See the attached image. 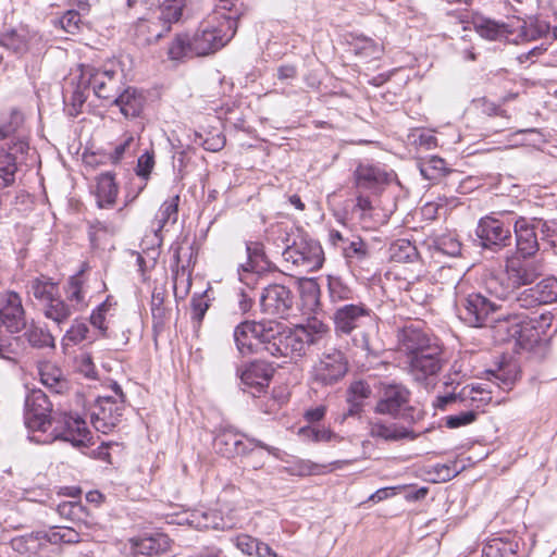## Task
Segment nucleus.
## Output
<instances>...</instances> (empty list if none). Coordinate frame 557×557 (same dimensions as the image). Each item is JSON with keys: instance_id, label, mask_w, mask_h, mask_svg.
<instances>
[{"instance_id": "19", "label": "nucleus", "mask_w": 557, "mask_h": 557, "mask_svg": "<svg viewBox=\"0 0 557 557\" xmlns=\"http://www.w3.org/2000/svg\"><path fill=\"white\" fill-rule=\"evenodd\" d=\"M27 424L29 428L47 431L46 425L52 420L49 419L51 404L46 394L41 391L33 392L26 399Z\"/></svg>"}, {"instance_id": "26", "label": "nucleus", "mask_w": 557, "mask_h": 557, "mask_svg": "<svg viewBox=\"0 0 557 557\" xmlns=\"http://www.w3.org/2000/svg\"><path fill=\"white\" fill-rule=\"evenodd\" d=\"M472 25L481 37L488 40H511L509 37L512 35V30L504 23H498L481 15H474L472 17Z\"/></svg>"}, {"instance_id": "59", "label": "nucleus", "mask_w": 557, "mask_h": 557, "mask_svg": "<svg viewBox=\"0 0 557 557\" xmlns=\"http://www.w3.org/2000/svg\"><path fill=\"white\" fill-rule=\"evenodd\" d=\"M151 313L153 327H162L164 325L166 310L163 307V298L160 295H152Z\"/></svg>"}, {"instance_id": "58", "label": "nucleus", "mask_w": 557, "mask_h": 557, "mask_svg": "<svg viewBox=\"0 0 557 557\" xmlns=\"http://www.w3.org/2000/svg\"><path fill=\"white\" fill-rule=\"evenodd\" d=\"M434 481L435 482H447L455 478L459 473L457 462L453 461L449 463H437L433 467Z\"/></svg>"}, {"instance_id": "37", "label": "nucleus", "mask_w": 557, "mask_h": 557, "mask_svg": "<svg viewBox=\"0 0 557 557\" xmlns=\"http://www.w3.org/2000/svg\"><path fill=\"white\" fill-rule=\"evenodd\" d=\"M185 0H164L161 5L159 22H163L162 29L170 30V24L177 22L183 13Z\"/></svg>"}, {"instance_id": "41", "label": "nucleus", "mask_w": 557, "mask_h": 557, "mask_svg": "<svg viewBox=\"0 0 557 557\" xmlns=\"http://www.w3.org/2000/svg\"><path fill=\"white\" fill-rule=\"evenodd\" d=\"M24 122L23 114L18 111H12L8 119L0 121V141L7 138L11 139V145L21 137L15 136Z\"/></svg>"}, {"instance_id": "60", "label": "nucleus", "mask_w": 557, "mask_h": 557, "mask_svg": "<svg viewBox=\"0 0 557 557\" xmlns=\"http://www.w3.org/2000/svg\"><path fill=\"white\" fill-rule=\"evenodd\" d=\"M355 51L364 58H379L382 50L372 39L364 38L356 44Z\"/></svg>"}, {"instance_id": "8", "label": "nucleus", "mask_w": 557, "mask_h": 557, "mask_svg": "<svg viewBox=\"0 0 557 557\" xmlns=\"http://www.w3.org/2000/svg\"><path fill=\"white\" fill-rule=\"evenodd\" d=\"M348 371V362L341 350L331 349L323 352L312 367L313 383L330 386L339 382Z\"/></svg>"}, {"instance_id": "21", "label": "nucleus", "mask_w": 557, "mask_h": 557, "mask_svg": "<svg viewBox=\"0 0 557 557\" xmlns=\"http://www.w3.org/2000/svg\"><path fill=\"white\" fill-rule=\"evenodd\" d=\"M132 552L134 555L154 556L166 552L170 548L171 541L163 533H154L148 536H140L131 540Z\"/></svg>"}, {"instance_id": "63", "label": "nucleus", "mask_w": 557, "mask_h": 557, "mask_svg": "<svg viewBox=\"0 0 557 557\" xmlns=\"http://www.w3.org/2000/svg\"><path fill=\"white\" fill-rule=\"evenodd\" d=\"M234 542L236 547L240 549L244 554L248 556H253L256 549L258 548L259 540L248 534H240L235 537Z\"/></svg>"}, {"instance_id": "45", "label": "nucleus", "mask_w": 557, "mask_h": 557, "mask_svg": "<svg viewBox=\"0 0 557 557\" xmlns=\"http://www.w3.org/2000/svg\"><path fill=\"white\" fill-rule=\"evenodd\" d=\"M24 337L33 347L36 348L54 346V338L50 332L35 325L29 326L25 331Z\"/></svg>"}, {"instance_id": "54", "label": "nucleus", "mask_w": 557, "mask_h": 557, "mask_svg": "<svg viewBox=\"0 0 557 557\" xmlns=\"http://www.w3.org/2000/svg\"><path fill=\"white\" fill-rule=\"evenodd\" d=\"M478 418V412L473 409L462 411L457 414L446 417V426L449 429H457L474 422Z\"/></svg>"}, {"instance_id": "28", "label": "nucleus", "mask_w": 557, "mask_h": 557, "mask_svg": "<svg viewBox=\"0 0 557 557\" xmlns=\"http://www.w3.org/2000/svg\"><path fill=\"white\" fill-rule=\"evenodd\" d=\"M27 294L45 306L59 295L58 283L46 275L33 277L27 283Z\"/></svg>"}, {"instance_id": "18", "label": "nucleus", "mask_w": 557, "mask_h": 557, "mask_svg": "<svg viewBox=\"0 0 557 557\" xmlns=\"http://www.w3.org/2000/svg\"><path fill=\"white\" fill-rule=\"evenodd\" d=\"M409 398L410 392L406 386L396 383L385 385L382 397L375 406V412L395 417L407 407Z\"/></svg>"}, {"instance_id": "34", "label": "nucleus", "mask_w": 557, "mask_h": 557, "mask_svg": "<svg viewBox=\"0 0 557 557\" xmlns=\"http://www.w3.org/2000/svg\"><path fill=\"white\" fill-rule=\"evenodd\" d=\"M66 298L73 302L71 307L74 310H78L87 306L83 271L70 277L66 288Z\"/></svg>"}, {"instance_id": "2", "label": "nucleus", "mask_w": 557, "mask_h": 557, "mask_svg": "<svg viewBox=\"0 0 557 557\" xmlns=\"http://www.w3.org/2000/svg\"><path fill=\"white\" fill-rule=\"evenodd\" d=\"M440 276L450 277L455 283L456 306L461 321L472 327H481L486 324L490 315L496 312L499 307L479 293L465 294L466 282L458 272L450 267H443L440 270Z\"/></svg>"}, {"instance_id": "62", "label": "nucleus", "mask_w": 557, "mask_h": 557, "mask_svg": "<svg viewBox=\"0 0 557 557\" xmlns=\"http://www.w3.org/2000/svg\"><path fill=\"white\" fill-rule=\"evenodd\" d=\"M154 166V158L153 153L145 152L138 158L137 166H136V174L144 178L145 181L148 180L152 169Z\"/></svg>"}, {"instance_id": "44", "label": "nucleus", "mask_w": 557, "mask_h": 557, "mask_svg": "<svg viewBox=\"0 0 557 557\" xmlns=\"http://www.w3.org/2000/svg\"><path fill=\"white\" fill-rule=\"evenodd\" d=\"M498 327L499 330H506L510 338L522 342L525 338L524 332L528 330V323H525L523 317L512 314L507 317Z\"/></svg>"}, {"instance_id": "15", "label": "nucleus", "mask_w": 557, "mask_h": 557, "mask_svg": "<svg viewBox=\"0 0 557 557\" xmlns=\"http://www.w3.org/2000/svg\"><path fill=\"white\" fill-rule=\"evenodd\" d=\"M516 301L521 308L557 302V278L555 276L543 278L535 286L520 293Z\"/></svg>"}, {"instance_id": "4", "label": "nucleus", "mask_w": 557, "mask_h": 557, "mask_svg": "<svg viewBox=\"0 0 557 557\" xmlns=\"http://www.w3.org/2000/svg\"><path fill=\"white\" fill-rule=\"evenodd\" d=\"M281 323L276 321H244L234 330V342L240 355L247 356L258 352L260 349L267 351L275 335L280 334Z\"/></svg>"}, {"instance_id": "24", "label": "nucleus", "mask_w": 557, "mask_h": 557, "mask_svg": "<svg viewBox=\"0 0 557 557\" xmlns=\"http://www.w3.org/2000/svg\"><path fill=\"white\" fill-rule=\"evenodd\" d=\"M515 234L518 251L525 258L539 250V242L534 227L524 218H519L515 223Z\"/></svg>"}, {"instance_id": "48", "label": "nucleus", "mask_w": 557, "mask_h": 557, "mask_svg": "<svg viewBox=\"0 0 557 557\" xmlns=\"http://www.w3.org/2000/svg\"><path fill=\"white\" fill-rule=\"evenodd\" d=\"M0 46L12 50L15 53H24L28 50V42L25 36L11 32L0 37Z\"/></svg>"}, {"instance_id": "64", "label": "nucleus", "mask_w": 557, "mask_h": 557, "mask_svg": "<svg viewBox=\"0 0 557 557\" xmlns=\"http://www.w3.org/2000/svg\"><path fill=\"white\" fill-rule=\"evenodd\" d=\"M89 329L84 322H75L66 332L65 338L73 344H78L87 338Z\"/></svg>"}, {"instance_id": "42", "label": "nucleus", "mask_w": 557, "mask_h": 557, "mask_svg": "<svg viewBox=\"0 0 557 557\" xmlns=\"http://www.w3.org/2000/svg\"><path fill=\"white\" fill-rule=\"evenodd\" d=\"M460 401H470L472 406L479 409L492 400L491 392L485 391L480 385L465 386L459 393Z\"/></svg>"}, {"instance_id": "49", "label": "nucleus", "mask_w": 557, "mask_h": 557, "mask_svg": "<svg viewBox=\"0 0 557 557\" xmlns=\"http://www.w3.org/2000/svg\"><path fill=\"white\" fill-rule=\"evenodd\" d=\"M238 444H239L238 445L239 447L236 449V456L251 454V453H253L255 447H259V448L267 450L269 454H271L275 457H278V453H280L278 448L269 446V445L264 444L263 442L258 441L256 438L247 437V442H244L242 440V437L239 436Z\"/></svg>"}, {"instance_id": "11", "label": "nucleus", "mask_w": 557, "mask_h": 557, "mask_svg": "<svg viewBox=\"0 0 557 557\" xmlns=\"http://www.w3.org/2000/svg\"><path fill=\"white\" fill-rule=\"evenodd\" d=\"M475 234L483 248L498 251L510 245V228L500 220L486 215L482 218L476 226Z\"/></svg>"}, {"instance_id": "56", "label": "nucleus", "mask_w": 557, "mask_h": 557, "mask_svg": "<svg viewBox=\"0 0 557 557\" xmlns=\"http://www.w3.org/2000/svg\"><path fill=\"white\" fill-rule=\"evenodd\" d=\"M548 30V26L544 24H527L520 26L519 35L522 41H531L542 37Z\"/></svg>"}, {"instance_id": "22", "label": "nucleus", "mask_w": 557, "mask_h": 557, "mask_svg": "<svg viewBox=\"0 0 557 557\" xmlns=\"http://www.w3.org/2000/svg\"><path fill=\"white\" fill-rule=\"evenodd\" d=\"M369 435L384 441L414 440L417 437L408 428L398 423H385L380 419L369 422Z\"/></svg>"}, {"instance_id": "57", "label": "nucleus", "mask_w": 557, "mask_h": 557, "mask_svg": "<svg viewBox=\"0 0 557 557\" xmlns=\"http://www.w3.org/2000/svg\"><path fill=\"white\" fill-rule=\"evenodd\" d=\"M75 369L77 372L83 374L87 379L95 380L97 376V370L92 362L90 355L84 352L76 357Z\"/></svg>"}, {"instance_id": "20", "label": "nucleus", "mask_w": 557, "mask_h": 557, "mask_svg": "<svg viewBox=\"0 0 557 557\" xmlns=\"http://www.w3.org/2000/svg\"><path fill=\"white\" fill-rule=\"evenodd\" d=\"M0 317L8 333H17L25 327V311L18 294L14 292L5 294V305L0 310Z\"/></svg>"}, {"instance_id": "50", "label": "nucleus", "mask_w": 557, "mask_h": 557, "mask_svg": "<svg viewBox=\"0 0 557 557\" xmlns=\"http://www.w3.org/2000/svg\"><path fill=\"white\" fill-rule=\"evenodd\" d=\"M40 533H32L12 540L13 549L21 554L33 553L38 548Z\"/></svg>"}, {"instance_id": "31", "label": "nucleus", "mask_w": 557, "mask_h": 557, "mask_svg": "<svg viewBox=\"0 0 557 557\" xmlns=\"http://www.w3.org/2000/svg\"><path fill=\"white\" fill-rule=\"evenodd\" d=\"M519 543L510 537L491 540L482 550V557H518Z\"/></svg>"}, {"instance_id": "46", "label": "nucleus", "mask_w": 557, "mask_h": 557, "mask_svg": "<svg viewBox=\"0 0 557 557\" xmlns=\"http://www.w3.org/2000/svg\"><path fill=\"white\" fill-rule=\"evenodd\" d=\"M174 261L176 269L173 270V287L175 293L181 288L184 293H187L190 285H191V278H190V271L185 267H180V249H175L174 251Z\"/></svg>"}, {"instance_id": "29", "label": "nucleus", "mask_w": 557, "mask_h": 557, "mask_svg": "<svg viewBox=\"0 0 557 557\" xmlns=\"http://www.w3.org/2000/svg\"><path fill=\"white\" fill-rule=\"evenodd\" d=\"M95 195L99 208L112 207L117 197L119 187L110 172L100 174L96 180Z\"/></svg>"}, {"instance_id": "39", "label": "nucleus", "mask_w": 557, "mask_h": 557, "mask_svg": "<svg viewBox=\"0 0 557 557\" xmlns=\"http://www.w3.org/2000/svg\"><path fill=\"white\" fill-rule=\"evenodd\" d=\"M191 522L195 523L198 529L220 530L227 527L224 519L215 510L196 511L193 513Z\"/></svg>"}, {"instance_id": "10", "label": "nucleus", "mask_w": 557, "mask_h": 557, "mask_svg": "<svg viewBox=\"0 0 557 557\" xmlns=\"http://www.w3.org/2000/svg\"><path fill=\"white\" fill-rule=\"evenodd\" d=\"M295 297L290 289L281 284H272L265 287L260 297V306L263 313L286 319L292 314Z\"/></svg>"}, {"instance_id": "52", "label": "nucleus", "mask_w": 557, "mask_h": 557, "mask_svg": "<svg viewBox=\"0 0 557 557\" xmlns=\"http://www.w3.org/2000/svg\"><path fill=\"white\" fill-rule=\"evenodd\" d=\"M486 290L498 299H507L512 293V288L506 280V287H502L500 278L498 275H491L485 281Z\"/></svg>"}, {"instance_id": "16", "label": "nucleus", "mask_w": 557, "mask_h": 557, "mask_svg": "<svg viewBox=\"0 0 557 557\" xmlns=\"http://www.w3.org/2000/svg\"><path fill=\"white\" fill-rule=\"evenodd\" d=\"M29 149L28 143L24 137H18L13 145H9L5 150L0 148V178L3 186H10L15 181L17 163Z\"/></svg>"}, {"instance_id": "14", "label": "nucleus", "mask_w": 557, "mask_h": 557, "mask_svg": "<svg viewBox=\"0 0 557 557\" xmlns=\"http://www.w3.org/2000/svg\"><path fill=\"white\" fill-rule=\"evenodd\" d=\"M543 273V265L534 261H524L512 257L506 261L505 276L515 292L522 285L533 283Z\"/></svg>"}, {"instance_id": "53", "label": "nucleus", "mask_w": 557, "mask_h": 557, "mask_svg": "<svg viewBox=\"0 0 557 557\" xmlns=\"http://www.w3.org/2000/svg\"><path fill=\"white\" fill-rule=\"evenodd\" d=\"M117 227L111 222L95 220L89 224V236L91 242L99 240L102 235H113Z\"/></svg>"}, {"instance_id": "12", "label": "nucleus", "mask_w": 557, "mask_h": 557, "mask_svg": "<svg viewBox=\"0 0 557 557\" xmlns=\"http://www.w3.org/2000/svg\"><path fill=\"white\" fill-rule=\"evenodd\" d=\"M51 420L55 423L53 429L55 438L70 442L74 446L86 445L89 442L90 432L85 420L78 416L62 412L51 417Z\"/></svg>"}, {"instance_id": "3", "label": "nucleus", "mask_w": 557, "mask_h": 557, "mask_svg": "<svg viewBox=\"0 0 557 557\" xmlns=\"http://www.w3.org/2000/svg\"><path fill=\"white\" fill-rule=\"evenodd\" d=\"M236 29V15L213 13L200 24L191 36L196 55L205 57L216 52L234 37Z\"/></svg>"}, {"instance_id": "40", "label": "nucleus", "mask_w": 557, "mask_h": 557, "mask_svg": "<svg viewBox=\"0 0 557 557\" xmlns=\"http://www.w3.org/2000/svg\"><path fill=\"white\" fill-rule=\"evenodd\" d=\"M193 40L188 35H178L169 47L168 54L172 60L197 57L193 49Z\"/></svg>"}, {"instance_id": "36", "label": "nucleus", "mask_w": 557, "mask_h": 557, "mask_svg": "<svg viewBox=\"0 0 557 557\" xmlns=\"http://www.w3.org/2000/svg\"><path fill=\"white\" fill-rule=\"evenodd\" d=\"M239 434L232 430H224L214 440L216 451L227 458L236 456V449L239 447Z\"/></svg>"}, {"instance_id": "33", "label": "nucleus", "mask_w": 557, "mask_h": 557, "mask_svg": "<svg viewBox=\"0 0 557 557\" xmlns=\"http://www.w3.org/2000/svg\"><path fill=\"white\" fill-rule=\"evenodd\" d=\"M135 38L140 45H150L157 42L165 29L159 21L138 20L134 26Z\"/></svg>"}, {"instance_id": "7", "label": "nucleus", "mask_w": 557, "mask_h": 557, "mask_svg": "<svg viewBox=\"0 0 557 557\" xmlns=\"http://www.w3.org/2000/svg\"><path fill=\"white\" fill-rule=\"evenodd\" d=\"M334 330L338 335H350L354 331L373 326L374 313L363 302L345 304L333 313Z\"/></svg>"}, {"instance_id": "27", "label": "nucleus", "mask_w": 557, "mask_h": 557, "mask_svg": "<svg viewBox=\"0 0 557 557\" xmlns=\"http://www.w3.org/2000/svg\"><path fill=\"white\" fill-rule=\"evenodd\" d=\"M355 184L359 188H374L387 181L386 173L379 166L361 162L354 172Z\"/></svg>"}, {"instance_id": "32", "label": "nucleus", "mask_w": 557, "mask_h": 557, "mask_svg": "<svg viewBox=\"0 0 557 557\" xmlns=\"http://www.w3.org/2000/svg\"><path fill=\"white\" fill-rule=\"evenodd\" d=\"M40 380L42 384L54 394H63L69 389V382L60 368L46 363L40 368Z\"/></svg>"}, {"instance_id": "61", "label": "nucleus", "mask_w": 557, "mask_h": 557, "mask_svg": "<svg viewBox=\"0 0 557 557\" xmlns=\"http://www.w3.org/2000/svg\"><path fill=\"white\" fill-rule=\"evenodd\" d=\"M61 27L70 33L75 34L79 29L81 15L76 10H69L60 20Z\"/></svg>"}, {"instance_id": "55", "label": "nucleus", "mask_w": 557, "mask_h": 557, "mask_svg": "<svg viewBox=\"0 0 557 557\" xmlns=\"http://www.w3.org/2000/svg\"><path fill=\"white\" fill-rule=\"evenodd\" d=\"M343 251L346 258H356L357 260L364 259L368 253L366 243L359 237H356L351 242H347V244L343 246Z\"/></svg>"}, {"instance_id": "35", "label": "nucleus", "mask_w": 557, "mask_h": 557, "mask_svg": "<svg viewBox=\"0 0 557 557\" xmlns=\"http://www.w3.org/2000/svg\"><path fill=\"white\" fill-rule=\"evenodd\" d=\"M73 308L57 295L51 301L44 306V314L47 319L57 324L66 322L73 313Z\"/></svg>"}, {"instance_id": "51", "label": "nucleus", "mask_w": 557, "mask_h": 557, "mask_svg": "<svg viewBox=\"0 0 557 557\" xmlns=\"http://www.w3.org/2000/svg\"><path fill=\"white\" fill-rule=\"evenodd\" d=\"M371 387L363 381L352 382L347 389V401H358L364 405V400L371 396Z\"/></svg>"}, {"instance_id": "1", "label": "nucleus", "mask_w": 557, "mask_h": 557, "mask_svg": "<svg viewBox=\"0 0 557 557\" xmlns=\"http://www.w3.org/2000/svg\"><path fill=\"white\" fill-rule=\"evenodd\" d=\"M330 335V327L317 317L306 323L288 329L281 323L280 334L275 335L267 351L274 357L302 356L311 345H315Z\"/></svg>"}, {"instance_id": "23", "label": "nucleus", "mask_w": 557, "mask_h": 557, "mask_svg": "<svg viewBox=\"0 0 557 557\" xmlns=\"http://www.w3.org/2000/svg\"><path fill=\"white\" fill-rule=\"evenodd\" d=\"M120 108L121 113L126 119L137 117L144 108L145 97L134 87L121 89L111 101Z\"/></svg>"}, {"instance_id": "25", "label": "nucleus", "mask_w": 557, "mask_h": 557, "mask_svg": "<svg viewBox=\"0 0 557 557\" xmlns=\"http://www.w3.org/2000/svg\"><path fill=\"white\" fill-rule=\"evenodd\" d=\"M273 375V369L265 362H251L240 374L244 385L253 387L257 392H261L268 386Z\"/></svg>"}, {"instance_id": "47", "label": "nucleus", "mask_w": 557, "mask_h": 557, "mask_svg": "<svg viewBox=\"0 0 557 557\" xmlns=\"http://www.w3.org/2000/svg\"><path fill=\"white\" fill-rule=\"evenodd\" d=\"M330 300L333 304H339L354 299V292L341 280L335 278L329 282Z\"/></svg>"}, {"instance_id": "43", "label": "nucleus", "mask_w": 557, "mask_h": 557, "mask_svg": "<svg viewBox=\"0 0 557 557\" xmlns=\"http://www.w3.org/2000/svg\"><path fill=\"white\" fill-rule=\"evenodd\" d=\"M389 257L396 262L412 261L417 257V248L408 239H397L389 246Z\"/></svg>"}, {"instance_id": "17", "label": "nucleus", "mask_w": 557, "mask_h": 557, "mask_svg": "<svg viewBox=\"0 0 557 557\" xmlns=\"http://www.w3.org/2000/svg\"><path fill=\"white\" fill-rule=\"evenodd\" d=\"M440 348L432 344L431 339L420 330L413 327H405L398 336V349L406 356V360L412 359L413 356L434 351Z\"/></svg>"}, {"instance_id": "9", "label": "nucleus", "mask_w": 557, "mask_h": 557, "mask_svg": "<svg viewBox=\"0 0 557 557\" xmlns=\"http://www.w3.org/2000/svg\"><path fill=\"white\" fill-rule=\"evenodd\" d=\"M119 399L112 397H99L92 407L90 421L94 428L103 434L109 433L120 422L123 411V394L116 387Z\"/></svg>"}, {"instance_id": "30", "label": "nucleus", "mask_w": 557, "mask_h": 557, "mask_svg": "<svg viewBox=\"0 0 557 557\" xmlns=\"http://www.w3.org/2000/svg\"><path fill=\"white\" fill-rule=\"evenodd\" d=\"M178 202L180 196L175 195L161 205L159 211L156 214L154 221L152 222V228L156 233V236H159V233L168 224L176 223L178 216Z\"/></svg>"}, {"instance_id": "38", "label": "nucleus", "mask_w": 557, "mask_h": 557, "mask_svg": "<svg viewBox=\"0 0 557 557\" xmlns=\"http://www.w3.org/2000/svg\"><path fill=\"white\" fill-rule=\"evenodd\" d=\"M114 306L115 302L112 301V297L108 296L107 299L101 302L90 314L91 325L98 329L103 336H111V334L108 333L109 321L107 320V317Z\"/></svg>"}, {"instance_id": "13", "label": "nucleus", "mask_w": 557, "mask_h": 557, "mask_svg": "<svg viewBox=\"0 0 557 557\" xmlns=\"http://www.w3.org/2000/svg\"><path fill=\"white\" fill-rule=\"evenodd\" d=\"M440 354V348L434 351L431 349V351L413 356L412 359L406 360L408 373L416 382L428 385L442 370L443 362Z\"/></svg>"}, {"instance_id": "6", "label": "nucleus", "mask_w": 557, "mask_h": 557, "mask_svg": "<svg viewBox=\"0 0 557 557\" xmlns=\"http://www.w3.org/2000/svg\"><path fill=\"white\" fill-rule=\"evenodd\" d=\"M79 85L91 87L99 99L112 101L122 88V75L113 69L79 64Z\"/></svg>"}, {"instance_id": "5", "label": "nucleus", "mask_w": 557, "mask_h": 557, "mask_svg": "<svg viewBox=\"0 0 557 557\" xmlns=\"http://www.w3.org/2000/svg\"><path fill=\"white\" fill-rule=\"evenodd\" d=\"M282 259L286 270L310 273L322 267L324 253L317 240L299 236L283 250Z\"/></svg>"}]
</instances>
